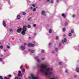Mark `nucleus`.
<instances>
[{
  "label": "nucleus",
  "mask_w": 79,
  "mask_h": 79,
  "mask_svg": "<svg viewBox=\"0 0 79 79\" xmlns=\"http://www.w3.org/2000/svg\"><path fill=\"white\" fill-rule=\"evenodd\" d=\"M52 29H49V33H50V34H51V33H52Z\"/></svg>",
  "instance_id": "nucleus-18"
},
{
  "label": "nucleus",
  "mask_w": 79,
  "mask_h": 79,
  "mask_svg": "<svg viewBox=\"0 0 79 79\" xmlns=\"http://www.w3.org/2000/svg\"><path fill=\"white\" fill-rule=\"evenodd\" d=\"M70 32L72 34H74V31L73 29H71Z\"/></svg>",
  "instance_id": "nucleus-12"
},
{
  "label": "nucleus",
  "mask_w": 79,
  "mask_h": 79,
  "mask_svg": "<svg viewBox=\"0 0 79 79\" xmlns=\"http://www.w3.org/2000/svg\"><path fill=\"white\" fill-rule=\"evenodd\" d=\"M31 78H32L31 77H28V79H31Z\"/></svg>",
  "instance_id": "nucleus-47"
},
{
  "label": "nucleus",
  "mask_w": 79,
  "mask_h": 79,
  "mask_svg": "<svg viewBox=\"0 0 79 79\" xmlns=\"http://www.w3.org/2000/svg\"><path fill=\"white\" fill-rule=\"evenodd\" d=\"M28 28H31V25H28Z\"/></svg>",
  "instance_id": "nucleus-21"
},
{
  "label": "nucleus",
  "mask_w": 79,
  "mask_h": 79,
  "mask_svg": "<svg viewBox=\"0 0 79 79\" xmlns=\"http://www.w3.org/2000/svg\"><path fill=\"white\" fill-rule=\"evenodd\" d=\"M17 18L18 19H21V16L19 15H17Z\"/></svg>",
  "instance_id": "nucleus-10"
},
{
  "label": "nucleus",
  "mask_w": 79,
  "mask_h": 79,
  "mask_svg": "<svg viewBox=\"0 0 79 79\" xmlns=\"http://www.w3.org/2000/svg\"><path fill=\"white\" fill-rule=\"evenodd\" d=\"M3 61V59L1 58H0V61Z\"/></svg>",
  "instance_id": "nucleus-32"
},
{
  "label": "nucleus",
  "mask_w": 79,
  "mask_h": 79,
  "mask_svg": "<svg viewBox=\"0 0 79 79\" xmlns=\"http://www.w3.org/2000/svg\"><path fill=\"white\" fill-rule=\"evenodd\" d=\"M73 18H75V17H76V15H73Z\"/></svg>",
  "instance_id": "nucleus-38"
},
{
  "label": "nucleus",
  "mask_w": 79,
  "mask_h": 79,
  "mask_svg": "<svg viewBox=\"0 0 79 79\" xmlns=\"http://www.w3.org/2000/svg\"><path fill=\"white\" fill-rule=\"evenodd\" d=\"M61 43H60L59 44V46L60 47H61Z\"/></svg>",
  "instance_id": "nucleus-41"
},
{
  "label": "nucleus",
  "mask_w": 79,
  "mask_h": 79,
  "mask_svg": "<svg viewBox=\"0 0 79 79\" xmlns=\"http://www.w3.org/2000/svg\"><path fill=\"white\" fill-rule=\"evenodd\" d=\"M74 77H77V75H75V76H74Z\"/></svg>",
  "instance_id": "nucleus-54"
},
{
  "label": "nucleus",
  "mask_w": 79,
  "mask_h": 79,
  "mask_svg": "<svg viewBox=\"0 0 79 79\" xmlns=\"http://www.w3.org/2000/svg\"><path fill=\"white\" fill-rule=\"evenodd\" d=\"M34 44L29 43L28 44V46H29V47H34V46H35V44H36V43L35 42H34Z\"/></svg>",
  "instance_id": "nucleus-4"
},
{
  "label": "nucleus",
  "mask_w": 79,
  "mask_h": 79,
  "mask_svg": "<svg viewBox=\"0 0 79 79\" xmlns=\"http://www.w3.org/2000/svg\"><path fill=\"white\" fill-rule=\"evenodd\" d=\"M3 48V47L2 45H1L0 46V48H1V49H2Z\"/></svg>",
  "instance_id": "nucleus-24"
},
{
  "label": "nucleus",
  "mask_w": 79,
  "mask_h": 79,
  "mask_svg": "<svg viewBox=\"0 0 79 79\" xmlns=\"http://www.w3.org/2000/svg\"><path fill=\"white\" fill-rule=\"evenodd\" d=\"M37 61L38 63H40V62H41V60H40V59H38L37 60Z\"/></svg>",
  "instance_id": "nucleus-15"
},
{
  "label": "nucleus",
  "mask_w": 79,
  "mask_h": 79,
  "mask_svg": "<svg viewBox=\"0 0 79 79\" xmlns=\"http://www.w3.org/2000/svg\"><path fill=\"white\" fill-rule=\"evenodd\" d=\"M9 77H11V75H9Z\"/></svg>",
  "instance_id": "nucleus-43"
},
{
  "label": "nucleus",
  "mask_w": 79,
  "mask_h": 79,
  "mask_svg": "<svg viewBox=\"0 0 79 79\" xmlns=\"http://www.w3.org/2000/svg\"><path fill=\"white\" fill-rule=\"evenodd\" d=\"M7 79V77H5V79Z\"/></svg>",
  "instance_id": "nucleus-55"
},
{
  "label": "nucleus",
  "mask_w": 79,
  "mask_h": 79,
  "mask_svg": "<svg viewBox=\"0 0 79 79\" xmlns=\"http://www.w3.org/2000/svg\"><path fill=\"white\" fill-rule=\"evenodd\" d=\"M18 79H21V78H19Z\"/></svg>",
  "instance_id": "nucleus-62"
},
{
  "label": "nucleus",
  "mask_w": 79,
  "mask_h": 79,
  "mask_svg": "<svg viewBox=\"0 0 79 79\" xmlns=\"http://www.w3.org/2000/svg\"><path fill=\"white\" fill-rule=\"evenodd\" d=\"M68 23L67 22H66L64 23V25H65V26H67V25H68Z\"/></svg>",
  "instance_id": "nucleus-20"
},
{
  "label": "nucleus",
  "mask_w": 79,
  "mask_h": 79,
  "mask_svg": "<svg viewBox=\"0 0 79 79\" xmlns=\"http://www.w3.org/2000/svg\"><path fill=\"white\" fill-rule=\"evenodd\" d=\"M15 79H18V77H16L15 78Z\"/></svg>",
  "instance_id": "nucleus-46"
},
{
  "label": "nucleus",
  "mask_w": 79,
  "mask_h": 79,
  "mask_svg": "<svg viewBox=\"0 0 79 79\" xmlns=\"http://www.w3.org/2000/svg\"><path fill=\"white\" fill-rule=\"evenodd\" d=\"M52 45V43H49V46L50 45Z\"/></svg>",
  "instance_id": "nucleus-49"
},
{
  "label": "nucleus",
  "mask_w": 79,
  "mask_h": 79,
  "mask_svg": "<svg viewBox=\"0 0 79 79\" xmlns=\"http://www.w3.org/2000/svg\"><path fill=\"white\" fill-rule=\"evenodd\" d=\"M56 52H58V49L57 48H56L55 49Z\"/></svg>",
  "instance_id": "nucleus-22"
},
{
  "label": "nucleus",
  "mask_w": 79,
  "mask_h": 79,
  "mask_svg": "<svg viewBox=\"0 0 79 79\" xmlns=\"http://www.w3.org/2000/svg\"><path fill=\"white\" fill-rule=\"evenodd\" d=\"M61 15L64 18H65L66 17V15L64 13L62 14Z\"/></svg>",
  "instance_id": "nucleus-8"
},
{
  "label": "nucleus",
  "mask_w": 79,
  "mask_h": 79,
  "mask_svg": "<svg viewBox=\"0 0 79 79\" xmlns=\"http://www.w3.org/2000/svg\"><path fill=\"white\" fill-rule=\"evenodd\" d=\"M8 3H9V4H10V2H8Z\"/></svg>",
  "instance_id": "nucleus-60"
},
{
  "label": "nucleus",
  "mask_w": 79,
  "mask_h": 79,
  "mask_svg": "<svg viewBox=\"0 0 79 79\" xmlns=\"http://www.w3.org/2000/svg\"><path fill=\"white\" fill-rule=\"evenodd\" d=\"M41 15L44 16H47V15L45 14V11L44 10H43L41 12Z\"/></svg>",
  "instance_id": "nucleus-5"
},
{
  "label": "nucleus",
  "mask_w": 79,
  "mask_h": 79,
  "mask_svg": "<svg viewBox=\"0 0 79 79\" xmlns=\"http://www.w3.org/2000/svg\"><path fill=\"white\" fill-rule=\"evenodd\" d=\"M66 31V29H65V28H63V31L64 32L65 31Z\"/></svg>",
  "instance_id": "nucleus-27"
},
{
  "label": "nucleus",
  "mask_w": 79,
  "mask_h": 79,
  "mask_svg": "<svg viewBox=\"0 0 79 79\" xmlns=\"http://www.w3.org/2000/svg\"><path fill=\"white\" fill-rule=\"evenodd\" d=\"M7 79H10V78H7Z\"/></svg>",
  "instance_id": "nucleus-63"
},
{
  "label": "nucleus",
  "mask_w": 79,
  "mask_h": 79,
  "mask_svg": "<svg viewBox=\"0 0 79 79\" xmlns=\"http://www.w3.org/2000/svg\"><path fill=\"white\" fill-rule=\"evenodd\" d=\"M32 6L33 7H35V4H33Z\"/></svg>",
  "instance_id": "nucleus-37"
},
{
  "label": "nucleus",
  "mask_w": 79,
  "mask_h": 79,
  "mask_svg": "<svg viewBox=\"0 0 79 79\" xmlns=\"http://www.w3.org/2000/svg\"><path fill=\"white\" fill-rule=\"evenodd\" d=\"M41 60L43 61H44V60H45V58H42Z\"/></svg>",
  "instance_id": "nucleus-34"
},
{
  "label": "nucleus",
  "mask_w": 79,
  "mask_h": 79,
  "mask_svg": "<svg viewBox=\"0 0 79 79\" xmlns=\"http://www.w3.org/2000/svg\"><path fill=\"white\" fill-rule=\"evenodd\" d=\"M27 45V44L26 43L24 44V45Z\"/></svg>",
  "instance_id": "nucleus-50"
},
{
  "label": "nucleus",
  "mask_w": 79,
  "mask_h": 79,
  "mask_svg": "<svg viewBox=\"0 0 79 79\" xmlns=\"http://www.w3.org/2000/svg\"><path fill=\"white\" fill-rule=\"evenodd\" d=\"M59 38V36H57L56 37V40H58V38Z\"/></svg>",
  "instance_id": "nucleus-25"
},
{
  "label": "nucleus",
  "mask_w": 79,
  "mask_h": 79,
  "mask_svg": "<svg viewBox=\"0 0 79 79\" xmlns=\"http://www.w3.org/2000/svg\"><path fill=\"white\" fill-rule=\"evenodd\" d=\"M7 48H10V46L7 45Z\"/></svg>",
  "instance_id": "nucleus-40"
},
{
  "label": "nucleus",
  "mask_w": 79,
  "mask_h": 79,
  "mask_svg": "<svg viewBox=\"0 0 79 79\" xmlns=\"http://www.w3.org/2000/svg\"><path fill=\"white\" fill-rule=\"evenodd\" d=\"M64 37H66V35H64Z\"/></svg>",
  "instance_id": "nucleus-57"
},
{
  "label": "nucleus",
  "mask_w": 79,
  "mask_h": 79,
  "mask_svg": "<svg viewBox=\"0 0 79 79\" xmlns=\"http://www.w3.org/2000/svg\"><path fill=\"white\" fill-rule=\"evenodd\" d=\"M52 53H55V52L54 51H53L52 52Z\"/></svg>",
  "instance_id": "nucleus-33"
},
{
  "label": "nucleus",
  "mask_w": 79,
  "mask_h": 79,
  "mask_svg": "<svg viewBox=\"0 0 79 79\" xmlns=\"http://www.w3.org/2000/svg\"><path fill=\"white\" fill-rule=\"evenodd\" d=\"M65 73H68V71H67V70H66L65 71Z\"/></svg>",
  "instance_id": "nucleus-52"
},
{
  "label": "nucleus",
  "mask_w": 79,
  "mask_h": 79,
  "mask_svg": "<svg viewBox=\"0 0 79 79\" xmlns=\"http://www.w3.org/2000/svg\"><path fill=\"white\" fill-rule=\"evenodd\" d=\"M44 52H45V51H44V50H43V49L42 50H41L42 53H44Z\"/></svg>",
  "instance_id": "nucleus-26"
},
{
  "label": "nucleus",
  "mask_w": 79,
  "mask_h": 79,
  "mask_svg": "<svg viewBox=\"0 0 79 79\" xmlns=\"http://www.w3.org/2000/svg\"><path fill=\"white\" fill-rule=\"evenodd\" d=\"M67 41V40L66 38H64V40H62V42L63 44H64V43H66V41Z\"/></svg>",
  "instance_id": "nucleus-6"
},
{
  "label": "nucleus",
  "mask_w": 79,
  "mask_h": 79,
  "mask_svg": "<svg viewBox=\"0 0 79 79\" xmlns=\"http://www.w3.org/2000/svg\"><path fill=\"white\" fill-rule=\"evenodd\" d=\"M39 56H36L34 57V58L35 60H38V59H39Z\"/></svg>",
  "instance_id": "nucleus-14"
},
{
  "label": "nucleus",
  "mask_w": 79,
  "mask_h": 79,
  "mask_svg": "<svg viewBox=\"0 0 79 79\" xmlns=\"http://www.w3.org/2000/svg\"><path fill=\"white\" fill-rule=\"evenodd\" d=\"M21 48L22 50H24L26 49V47L24 46H23V45L21 46Z\"/></svg>",
  "instance_id": "nucleus-7"
},
{
  "label": "nucleus",
  "mask_w": 79,
  "mask_h": 79,
  "mask_svg": "<svg viewBox=\"0 0 79 79\" xmlns=\"http://www.w3.org/2000/svg\"><path fill=\"white\" fill-rule=\"evenodd\" d=\"M0 79H3V78L2 76H0Z\"/></svg>",
  "instance_id": "nucleus-31"
},
{
  "label": "nucleus",
  "mask_w": 79,
  "mask_h": 79,
  "mask_svg": "<svg viewBox=\"0 0 79 79\" xmlns=\"http://www.w3.org/2000/svg\"><path fill=\"white\" fill-rule=\"evenodd\" d=\"M22 31V29L20 28L17 30L18 32H20Z\"/></svg>",
  "instance_id": "nucleus-13"
},
{
  "label": "nucleus",
  "mask_w": 79,
  "mask_h": 79,
  "mask_svg": "<svg viewBox=\"0 0 79 79\" xmlns=\"http://www.w3.org/2000/svg\"><path fill=\"white\" fill-rule=\"evenodd\" d=\"M22 71H23V72H25V69H22Z\"/></svg>",
  "instance_id": "nucleus-39"
},
{
  "label": "nucleus",
  "mask_w": 79,
  "mask_h": 79,
  "mask_svg": "<svg viewBox=\"0 0 79 79\" xmlns=\"http://www.w3.org/2000/svg\"><path fill=\"white\" fill-rule=\"evenodd\" d=\"M29 39H31V37H29Z\"/></svg>",
  "instance_id": "nucleus-59"
},
{
  "label": "nucleus",
  "mask_w": 79,
  "mask_h": 79,
  "mask_svg": "<svg viewBox=\"0 0 79 79\" xmlns=\"http://www.w3.org/2000/svg\"><path fill=\"white\" fill-rule=\"evenodd\" d=\"M31 10H32L33 7H30Z\"/></svg>",
  "instance_id": "nucleus-45"
},
{
  "label": "nucleus",
  "mask_w": 79,
  "mask_h": 79,
  "mask_svg": "<svg viewBox=\"0 0 79 79\" xmlns=\"http://www.w3.org/2000/svg\"><path fill=\"white\" fill-rule=\"evenodd\" d=\"M59 0H57V2H59Z\"/></svg>",
  "instance_id": "nucleus-53"
},
{
  "label": "nucleus",
  "mask_w": 79,
  "mask_h": 79,
  "mask_svg": "<svg viewBox=\"0 0 79 79\" xmlns=\"http://www.w3.org/2000/svg\"><path fill=\"white\" fill-rule=\"evenodd\" d=\"M1 56H3V55H1Z\"/></svg>",
  "instance_id": "nucleus-61"
},
{
  "label": "nucleus",
  "mask_w": 79,
  "mask_h": 79,
  "mask_svg": "<svg viewBox=\"0 0 79 79\" xmlns=\"http://www.w3.org/2000/svg\"><path fill=\"white\" fill-rule=\"evenodd\" d=\"M51 3H53V0H52L50 2Z\"/></svg>",
  "instance_id": "nucleus-30"
},
{
  "label": "nucleus",
  "mask_w": 79,
  "mask_h": 79,
  "mask_svg": "<svg viewBox=\"0 0 79 79\" xmlns=\"http://www.w3.org/2000/svg\"><path fill=\"white\" fill-rule=\"evenodd\" d=\"M6 50H7L4 49V51L5 52H6Z\"/></svg>",
  "instance_id": "nucleus-48"
},
{
  "label": "nucleus",
  "mask_w": 79,
  "mask_h": 79,
  "mask_svg": "<svg viewBox=\"0 0 79 79\" xmlns=\"http://www.w3.org/2000/svg\"><path fill=\"white\" fill-rule=\"evenodd\" d=\"M19 73H21V71H19Z\"/></svg>",
  "instance_id": "nucleus-44"
},
{
  "label": "nucleus",
  "mask_w": 79,
  "mask_h": 79,
  "mask_svg": "<svg viewBox=\"0 0 79 79\" xmlns=\"http://www.w3.org/2000/svg\"><path fill=\"white\" fill-rule=\"evenodd\" d=\"M31 17H29L28 19V21H30V20H31Z\"/></svg>",
  "instance_id": "nucleus-23"
},
{
  "label": "nucleus",
  "mask_w": 79,
  "mask_h": 79,
  "mask_svg": "<svg viewBox=\"0 0 79 79\" xmlns=\"http://www.w3.org/2000/svg\"><path fill=\"white\" fill-rule=\"evenodd\" d=\"M59 65H61V62H60L59 63Z\"/></svg>",
  "instance_id": "nucleus-42"
},
{
  "label": "nucleus",
  "mask_w": 79,
  "mask_h": 79,
  "mask_svg": "<svg viewBox=\"0 0 79 79\" xmlns=\"http://www.w3.org/2000/svg\"><path fill=\"white\" fill-rule=\"evenodd\" d=\"M29 51L31 52L32 53H34V52L35 51L32 50L31 49H29Z\"/></svg>",
  "instance_id": "nucleus-9"
},
{
  "label": "nucleus",
  "mask_w": 79,
  "mask_h": 79,
  "mask_svg": "<svg viewBox=\"0 0 79 79\" xmlns=\"http://www.w3.org/2000/svg\"><path fill=\"white\" fill-rule=\"evenodd\" d=\"M48 62L45 61L40 65L39 64H38L37 65V67H39L40 68V72L41 73L44 74L45 76H47L48 77H50L51 76H54V74L52 72L53 69L49 68L48 67Z\"/></svg>",
  "instance_id": "nucleus-1"
},
{
  "label": "nucleus",
  "mask_w": 79,
  "mask_h": 79,
  "mask_svg": "<svg viewBox=\"0 0 79 79\" xmlns=\"http://www.w3.org/2000/svg\"><path fill=\"white\" fill-rule=\"evenodd\" d=\"M22 66H21V67H20V69H22Z\"/></svg>",
  "instance_id": "nucleus-56"
},
{
  "label": "nucleus",
  "mask_w": 79,
  "mask_h": 79,
  "mask_svg": "<svg viewBox=\"0 0 79 79\" xmlns=\"http://www.w3.org/2000/svg\"><path fill=\"white\" fill-rule=\"evenodd\" d=\"M68 35L69 36V37H71L72 36V33H69L68 34Z\"/></svg>",
  "instance_id": "nucleus-17"
},
{
  "label": "nucleus",
  "mask_w": 79,
  "mask_h": 79,
  "mask_svg": "<svg viewBox=\"0 0 79 79\" xmlns=\"http://www.w3.org/2000/svg\"><path fill=\"white\" fill-rule=\"evenodd\" d=\"M76 71L77 73H79V68H77Z\"/></svg>",
  "instance_id": "nucleus-19"
},
{
  "label": "nucleus",
  "mask_w": 79,
  "mask_h": 79,
  "mask_svg": "<svg viewBox=\"0 0 79 79\" xmlns=\"http://www.w3.org/2000/svg\"><path fill=\"white\" fill-rule=\"evenodd\" d=\"M50 1V0H47V2H49Z\"/></svg>",
  "instance_id": "nucleus-51"
},
{
  "label": "nucleus",
  "mask_w": 79,
  "mask_h": 79,
  "mask_svg": "<svg viewBox=\"0 0 79 79\" xmlns=\"http://www.w3.org/2000/svg\"><path fill=\"white\" fill-rule=\"evenodd\" d=\"M31 77L32 79H39L37 77H35L34 75L33 74H31Z\"/></svg>",
  "instance_id": "nucleus-3"
},
{
  "label": "nucleus",
  "mask_w": 79,
  "mask_h": 79,
  "mask_svg": "<svg viewBox=\"0 0 79 79\" xmlns=\"http://www.w3.org/2000/svg\"><path fill=\"white\" fill-rule=\"evenodd\" d=\"M10 32H12V31H13V29H11L10 30Z\"/></svg>",
  "instance_id": "nucleus-35"
},
{
  "label": "nucleus",
  "mask_w": 79,
  "mask_h": 79,
  "mask_svg": "<svg viewBox=\"0 0 79 79\" xmlns=\"http://www.w3.org/2000/svg\"><path fill=\"white\" fill-rule=\"evenodd\" d=\"M33 68V69H35V67H34Z\"/></svg>",
  "instance_id": "nucleus-58"
},
{
  "label": "nucleus",
  "mask_w": 79,
  "mask_h": 79,
  "mask_svg": "<svg viewBox=\"0 0 79 79\" xmlns=\"http://www.w3.org/2000/svg\"><path fill=\"white\" fill-rule=\"evenodd\" d=\"M0 44H2V43H1V42H0Z\"/></svg>",
  "instance_id": "nucleus-64"
},
{
  "label": "nucleus",
  "mask_w": 79,
  "mask_h": 79,
  "mask_svg": "<svg viewBox=\"0 0 79 79\" xmlns=\"http://www.w3.org/2000/svg\"><path fill=\"white\" fill-rule=\"evenodd\" d=\"M2 24L3 26H4V27H6V23L5 21H3V22Z\"/></svg>",
  "instance_id": "nucleus-11"
},
{
  "label": "nucleus",
  "mask_w": 79,
  "mask_h": 79,
  "mask_svg": "<svg viewBox=\"0 0 79 79\" xmlns=\"http://www.w3.org/2000/svg\"><path fill=\"white\" fill-rule=\"evenodd\" d=\"M33 27H36V24H34L33 25Z\"/></svg>",
  "instance_id": "nucleus-36"
},
{
  "label": "nucleus",
  "mask_w": 79,
  "mask_h": 79,
  "mask_svg": "<svg viewBox=\"0 0 79 79\" xmlns=\"http://www.w3.org/2000/svg\"><path fill=\"white\" fill-rule=\"evenodd\" d=\"M27 27V26H25L23 27V31L22 32V34L23 35H24L26 34V32H25L27 31V28H26Z\"/></svg>",
  "instance_id": "nucleus-2"
},
{
  "label": "nucleus",
  "mask_w": 79,
  "mask_h": 79,
  "mask_svg": "<svg viewBox=\"0 0 79 79\" xmlns=\"http://www.w3.org/2000/svg\"><path fill=\"white\" fill-rule=\"evenodd\" d=\"M33 11H36V9H35V8H34L33 9Z\"/></svg>",
  "instance_id": "nucleus-29"
},
{
  "label": "nucleus",
  "mask_w": 79,
  "mask_h": 79,
  "mask_svg": "<svg viewBox=\"0 0 79 79\" xmlns=\"http://www.w3.org/2000/svg\"><path fill=\"white\" fill-rule=\"evenodd\" d=\"M23 15H26V12H23Z\"/></svg>",
  "instance_id": "nucleus-28"
},
{
  "label": "nucleus",
  "mask_w": 79,
  "mask_h": 79,
  "mask_svg": "<svg viewBox=\"0 0 79 79\" xmlns=\"http://www.w3.org/2000/svg\"><path fill=\"white\" fill-rule=\"evenodd\" d=\"M18 76H21V77H23V75L21 74V73H18Z\"/></svg>",
  "instance_id": "nucleus-16"
}]
</instances>
